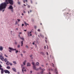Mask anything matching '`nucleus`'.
I'll return each instance as SVG.
<instances>
[{"label":"nucleus","mask_w":74,"mask_h":74,"mask_svg":"<svg viewBox=\"0 0 74 74\" xmlns=\"http://www.w3.org/2000/svg\"><path fill=\"white\" fill-rule=\"evenodd\" d=\"M6 69H10V66H8L6 67Z\"/></svg>","instance_id":"obj_18"},{"label":"nucleus","mask_w":74,"mask_h":74,"mask_svg":"<svg viewBox=\"0 0 74 74\" xmlns=\"http://www.w3.org/2000/svg\"><path fill=\"white\" fill-rule=\"evenodd\" d=\"M22 69H25V67H23L22 68Z\"/></svg>","instance_id":"obj_47"},{"label":"nucleus","mask_w":74,"mask_h":74,"mask_svg":"<svg viewBox=\"0 0 74 74\" xmlns=\"http://www.w3.org/2000/svg\"><path fill=\"white\" fill-rule=\"evenodd\" d=\"M41 53L42 54V55H44V53L43 52H41Z\"/></svg>","instance_id":"obj_37"},{"label":"nucleus","mask_w":74,"mask_h":74,"mask_svg":"<svg viewBox=\"0 0 74 74\" xmlns=\"http://www.w3.org/2000/svg\"><path fill=\"white\" fill-rule=\"evenodd\" d=\"M27 66H31V64L29 62H28L27 63Z\"/></svg>","instance_id":"obj_8"},{"label":"nucleus","mask_w":74,"mask_h":74,"mask_svg":"<svg viewBox=\"0 0 74 74\" xmlns=\"http://www.w3.org/2000/svg\"><path fill=\"white\" fill-rule=\"evenodd\" d=\"M13 8H13V7L11 5H10L8 8V10H11V11H12V12H14V11H13Z\"/></svg>","instance_id":"obj_3"},{"label":"nucleus","mask_w":74,"mask_h":74,"mask_svg":"<svg viewBox=\"0 0 74 74\" xmlns=\"http://www.w3.org/2000/svg\"><path fill=\"white\" fill-rule=\"evenodd\" d=\"M6 64L7 66H9V61H7V62L6 63Z\"/></svg>","instance_id":"obj_11"},{"label":"nucleus","mask_w":74,"mask_h":74,"mask_svg":"<svg viewBox=\"0 0 74 74\" xmlns=\"http://www.w3.org/2000/svg\"><path fill=\"white\" fill-rule=\"evenodd\" d=\"M32 37H33V38H34V36H32Z\"/></svg>","instance_id":"obj_62"},{"label":"nucleus","mask_w":74,"mask_h":74,"mask_svg":"<svg viewBox=\"0 0 74 74\" xmlns=\"http://www.w3.org/2000/svg\"><path fill=\"white\" fill-rule=\"evenodd\" d=\"M30 1L31 2L32 4V3H33V2H32V0H30Z\"/></svg>","instance_id":"obj_49"},{"label":"nucleus","mask_w":74,"mask_h":74,"mask_svg":"<svg viewBox=\"0 0 74 74\" xmlns=\"http://www.w3.org/2000/svg\"><path fill=\"white\" fill-rule=\"evenodd\" d=\"M23 13H25V10H24V11L23 12Z\"/></svg>","instance_id":"obj_59"},{"label":"nucleus","mask_w":74,"mask_h":74,"mask_svg":"<svg viewBox=\"0 0 74 74\" xmlns=\"http://www.w3.org/2000/svg\"><path fill=\"white\" fill-rule=\"evenodd\" d=\"M46 53L47 55H48V52H47Z\"/></svg>","instance_id":"obj_52"},{"label":"nucleus","mask_w":74,"mask_h":74,"mask_svg":"<svg viewBox=\"0 0 74 74\" xmlns=\"http://www.w3.org/2000/svg\"><path fill=\"white\" fill-rule=\"evenodd\" d=\"M17 74H19V72H18L17 73Z\"/></svg>","instance_id":"obj_64"},{"label":"nucleus","mask_w":74,"mask_h":74,"mask_svg":"<svg viewBox=\"0 0 74 74\" xmlns=\"http://www.w3.org/2000/svg\"><path fill=\"white\" fill-rule=\"evenodd\" d=\"M8 49H10L9 50V52H11V51H16V49H14L12 47H9Z\"/></svg>","instance_id":"obj_4"},{"label":"nucleus","mask_w":74,"mask_h":74,"mask_svg":"<svg viewBox=\"0 0 74 74\" xmlns=\"http://www.w3.org/2000/svg\"><path fill=\"white\" fill-rule=\"evenodd\" d=\"M31 21L32 22H34V19H32L31 20Z\"/></svg>","instance_id":"obj_21"},{"label":"nucleus","mask_w":74,"mask_h":74,"mask_svg":"<svg viewBox=\"0 0 74 74\" xmlns=\"http://www.w3.org/2000/svg\"><path fill=\"white\" fill-rule=\"evenodd\" d=\"M12 70L15 72H16V69L15 68H12Z\"/></svg>","instance_id":"obj_10"},{"label":"nucleus","mask_w":74,"mask_h":74,"mask_svg":"<svg viewBox=\"0 0 74 74\" xmlns=\"http://www.w3.org/2000/svg\"><path fill=\"white\" fill-rule=\"evenodd\" d=\"M9 64H10V66H12V63H11V62H10Z\"/></svg>","instance_id":"obj_26"},{"label":"nucleus","mask_w":74,"mask_h":74,"mask_svg":"<svg viewBox=\"0 0 74 74\" xmlns=\"http://www.w3.org/2000/svg\"><path fill=\"white\" fill-rule=\"evenodd\" d=\"M47 71H50V70H50V69H49L48 70V69L47 70Z\"/></svg>","instance_id":"obj_53"},{"label":"nucleus","mask_w":74,"mask_h":74,"mask_svg":"<svg viewBox=\"0 0 74 74\" xmlns=\"http://www.w3.org/2000/svg\"><path fill=\"white\" fill-rule=\"evenodd\" d=\"M25 1L26 2H27V0H25Z\"/></svg>","instance_id":"obj_58"},{"label":"nucleus","mask_w":74,"mask_h":74,"mask_svg":"<svg viewBox=\"0 0 74 74\" xmlns=\"http://www.w3.org/2000/svg\"><path fill=\"white\" fill-rule=\"evenodd\" d=\"M22 73H24V70L23 69H22Z\"/></svg>","instance_id":"obj_24"},{"label":"nucleus","mask_w":74,"mask_h":74,"mask_svg":"<svg viewBox=\"0 0 74 74\" xmlns=\"http://www.w3.org/2000/svg\"><path fill=\"white\" fill-rule=\"evenodd\" d=\"M15 44H16V45L17 44V42H15Z\"/></svg>","instance_id":"obj_36"},{"label":"nucleus","mask_w":74,"mask_h":74,"mask_svg":"<svg viewBox=\"0 0 74 74\" xmlns=\"http://www.w3.org/2000/svg\"><path fill=\"white\" fill-rule=\"evenodd\" d=\"M33 68L34 70H35L36 69V66H35V65L33 66Z\"/></svg>","instance_id":"obj_15"},{"label":"nucleus","mask_w":74,"mask_h":74,"mask_svg":"<svg viewBox=\"0 0 74 74\" xmlns=\"http://www.w3.org/2000/svg\"><path fill=\"white\" fill-rule=\"evenodd\" d=\"M54 71H55V72L56 73V74H58V71H57V68H56L55 69H54Z\"/></svg>","instance_id":"obj_7"},{"label":"nucleus","mask_w":74,"mask_h":74,"mask_svg":"<svg viewBox=\"0 0 74 74\" xmlns=\"http://www.w3.org/2000/svg\"><path fill=\"white\" fill-rule=\"evenodd\" d=\"M35 34L36 35H37V33L36 32H35Z\"/></svg>","instance_id":"obj_42"},{"label":"nucleus","mask_w":74,"mask_h":74,"mask_svg":"<svg viewBox=\"0 0 74 74\" xmlns=\"http://www.w3.org/2000/svg\"><path fill=\"white\" fill-rule=\"evenodd\" d=\"M40 36L42 37L43 38H44V36L42 35L41 34H40Z\"/></svg>","instance_id":"obj_14"},{"label":"nucleus","mask_w":74,"mask_h":74,"mask_svg":"<svg viewBox=\"0 0 74 74\" xmlns=\"http://www.w3.org/2000/svg\"><path fill=\"white\" fill-rule=\"evenodd\" d=\"M16 30H18V28H16Z\"/></svg>","instance_id":"obj_55"},{"label":"nucleus","mask_w":74,"mask_h":74,"mask_svg":"<svg viewBox=\"0 0 74 74\" xmlns=\"http://www.w3.org/2000/svg\"><path fill=\"white\" fill-rule=\"evenodd\" d=\"M27 35L28 36H32V31L31 32H27Z\"/></svg>","instance_id":"obj_5"},{"label":"nucleus","mask_w":74,"mask_h":74,"mask_svg":"<svg viewBox=\"0 0 74 74\" xmlns=\"http://www.w3.org/2000/svg\"><path fill=\"white\" fill-rule=\"evenodd\" d=\"M18 51L16 50V53H18Z\"/></svg>","instance_id":"obj_32"},{"label":"nucleus","mask_w":74,"mask_h":74,"mask_svg":"<svg viewBox=\"0 0 74 74\" xmlns=\"http://www.w3.org/2000/svg\"><path fill=\"white\" fill-rule=\"evenodd\" d=\"M21 65V68L23 67V66H24L23 65V64H22Z\"/></svg>","instance_id":"obj_23"},{"label":"nucleus","mask_w":74,"mask_h":74,"mask_svg":"<svg viewBox=\"0 0 74 74\" xmlns=\"http://www.w3.org/2000/svg\"><path fill=\"white\" fill-rule=\"evenodd\" d=\"M30 5H28V8H30Z\"/></svg>","instance_id":"obj_51"},{"label":"nucleus","mask_w":74,"mask_h":74,"mask_svg":"<svg viewBox=\"0 0 74 74\" xmlns=\"http://www.w3.org/2000/svg\"><path fill=\"white\" fill-rule=\"evenodd\" d=\"M10 4V5H13L14 4V1L13 0H5V2L2 3L0 5V11H2L3 9L6 8L7 4Z\"/></svg>","instance_id":"obj_1"},{"label":"nucleus","mask_w":74,"mask_h":74,"mask_svg":"<svg viewBox=\"0 0 74 74\" xmlns=\"http://www.w3.org/2000/svg\"><path fill=\"white\" fill-rule=\"evenodd\" d=\"M0 59L3 61H4V57H3L2 55H0Z\"/></svg>","instance_id":"obj_6"},{"label":"nucleus","mask_w":74,"mask_h":74,"mask_svg":"<svg viewBox=\"0 0 74 74\" xmlns=\"http://www.w3.org/2000/svg\"><path fill=\"white\" fill-rule=\"evenodd\" d=\"M26 62H27V61L26 60H25L24 62H25V63H26Z\"/></svg>","instance_id":"obj_44"},{"label":"nucleus","mask_w":74,"mask_h":74,"mask_svg":"<svg viewBox=\"0 0 74 74\" xmlns=\"http://www.w3.org/2000/svg\"><path fill=\"white\" fill-rule=\"evenodd\" d=\"M24 31L25 32H26L27 30H24Z\"/></svg>","instance_id":"obj_61"},{"label":"nucleus","mask_w":74,"mask_h":74,"mask_svg":"<svg viewBox=\"0 0 74 74\" xmlns=\"http://www.w3.org/2000/svg\"><path fill=\"white\" fill-rule=\"evenodd\" d=\"M17 20L18 21V22H19V21H20V19H17Z\"/></svg>","instance_id":"obj_48"},{"label":"nucleus","mask_w":74,"mask_h":74,"mask_svg":"<svg viewBox=\"0 0 74 74\" xmlns=\"http://www.w3.org/2000/svg\"><path fill=\"white\" fill-rule=\"evenodd\" d=\"M35 70H36V71H38V70H39V69H35Z\"/></svg>","instance_id":"obj_33"},{"label":"nucleus","mask_w":74,"mask_h":74,"mask_svg":"<svg viewBox=\"0 0 74 74\" xmlns=\"http://www.w3.org/2000/svg\"><path fill=\"white\" fill-rule=\"evenodd\" d=\"M25 51H23V53H25Z\"/></svg>","instance_id":"obj_54"},{"label":"nucleus","mask_w":74,"mask_h":74,"mask_svg":"<svg viewBox=\"0 0 74 74\" xmlns=\"http://www.w3.org/2000/svg\"><path fill=\"white\" fill-rule=\"evenodd\" d=\"M4 60L5 62H7L8 61L7 59L5 58V59H4Z\"/></svg>","instance_id":"obj_13"},{"label":"nucleus","mask_w":74,"mask_h":74,"mask_svg":"<svg viewBox=\"0 0 74 74\" xmlns=\"http://www.w3.org/2000/svg\"><path fill=\"white\" fill-rule=\"evenodd\" d=\"M25 0H24L23 1V2L24 3H25Z\"/></svg>","instance_id":"obj_57"},{"label":"nucleus","mask_w":74,"mask_h":74,"mask_svg":"<svg viewBox=\"0 0 74 74\" xmlns=\"http://www.w3.org/2000/svg\"><path fill=\"white\" fill-rule=\"evenodd\" d=\"M32 56H33V55H31V56H30V58H32Z\"/></svg>","instance_id":"obj_46"},{"label":"nucleus","mask_w":74,"mask_h":74,"mask_svg":"<svg viewBox=\"0 0 74 74\" xmlns=\"http://www.w3.org/2000/svg\"><path fill=\"white\" fill-rule=\"evenodd\" d=\"M2 67V66L0 64V70H1V74H3V73H4V71L5 72V73H8V74H10V71L8 70H4V69L1 68Z\"/></svg>","instance_id":"obj_2"},{"label":"nucleus","mask_w":74,"mask_h":74,"mask_svg":"<svg viewBox=\"0 0 74 74\" xmlns=\"http://www.w3.org/2000/svg\"><path fill=\"white\" fill-rule=\"evenodd\" d=\"M20 39H21V40H23V41H24V38H21L20 37Z\"/></svg>","instance_id":"obj_19"},{"label":"nucleus","mask_w":74,"mask_h":74,"mask_svg":"<svg viewBox=\"0 0 74 74\" xmlns=\"http://www.w3.org/2000/svg\"><path fill=\"white\" fill-rule=\"evenodd\" d=\"M18 36L19 37H20H20H21V36H20V34H19V35H18Z\"/></svg>","instance_id":"obj_39"},{"label":"nucleus","mask_w":74,"mask_h":74,"mask_svg":"<svg viewBox=\"0 0 74 74\" xmlns=\"http://www.w3.org/2000/svg\"><path fill=\"white\" fill-rule=\"evenodd\" d=\"M0 50L1 51H3V47H2V46H0Z\"/></svg>","instance_id":"obj_9"},{"label":"nucleus","mask_w":74,"mask_h":74,"mask_svg":"<svg viewBox=\"0 0 74 74\" xmlns=\"http://www.w3.org/2000/svg\"><path fill=\"white\" fill-rule=\"evenodd\" d=\"M19 34H22V32H19Z\"/></svg>","instance_id":"obj_40"},{"label":"nucleus","mask_w":74,"mask_h":74,"mask_svg":"<svg viewBox=\"0 0 74 74\" xmlns=\"http://www.w3.org/2000/svg\"><path fill=\"white\" fill-rule=\"evenodd\" d=\"M23 26H24V24H22V27H23Z\"/></svg>","instance_id":"obj_43"},{"label":"nucleus","mask_w":74,"mask_h":74,"mask_svg":"<svg viewBox=\"0 0 74 74\" xmlns=\"http://www.w3.org/2000/svg\"><path fill=\"white\" fill-rule=\"evenodd\" d=\"M44 48H45V49H46V47L45 46L44 47Z\"/></svg>","instance_id":"obj_60"},{"label":"nucleus","mask_w":74,"mask_h":74,"mask_svg":"<svg viewBox=\"0 0 74 74\" xmlns=\"http://www.w3.org/2000/svg\"><path fill=\"white\" fill-rule=\"evenodd\" d=\"M32 71H31L30 72V73H31V74H32Z\"/></svg>","instance_id":"obj_45"},{"label":"nucleus","mask_w":74,"mask_h":74,"mask_svg":"<svg viewBox=\"0 0 74 74\" xmlns=\"http://www.w3.org/2000/svg\"><path fill=\"white\" fill-rule=\"evenodd\" d=\"M36 66H39V62H36Z\"/></svg>","instance_id":"obj_17"},{"label":"nucleus","mask_w":74,"mask_h":74,"mask_svg":"<svg viewBox=\"0 0 74 74\" xmlns=\"http://www.w3.org/2000/svg\"><path fill=\"white\" fill-rule=\"evenodd\" d=\"M41 66L42 67H44V65H41Z\"/></svg>","instance_id":"obj_38"},{"label":"nucleus","mask_w":74,"mask_h":74,"mask_svg":"<svg viewBox=\"0 0 74 74\" xmlns=\"http://www.w3.org/2000/svg\"><path fill=\"white\" fill-rule=\"evenodd\" d=\"M24 23L26 26H27V25H29V24H27L25 22H24Z\"/></svg>","instance_id":"obj_12"},{"label":"nucleus","mask_w":74,"mask_h":74,"mask_svg":"<svg viewBox=\"0 0 74 74\" xmlns=\"http://www.w3.org/2000/svg\"><path fill=\"white\" fill-rule=\"evenodd\" d=\"M41 30H40V29H38V32H40Z\"/></svg>","instance_id":"obj_31"},{"label":"nucleus","mask_w":74,"mask_h":74,"mask_svg":"<svg viewBox=\"0 0 74 74\" xmlns=\"http://www.w3.org/2000/svg\"><path fill=\"white\" fill-rule=\"evenodd\" d=\"M17 21H16V23H15V25H16V24H17Z\"/></svg>","instance_id":"obj_50"},{"label":"nucleus","mask_w":74,"mask_h":74,"mask_svg":"<svg viewBox=\"0 0 74 74\" xmlns=\"http://www.w3.org/2000/svg\"><path fill=\"white\" fill-rule=\"evenodd\" d=\"M21 57H23V54L21 53Z\"/></svg>","instance_id":"obj_34"},{"label":"nucleus","mask_w":74,"mask_h":74,"mask_svg":"<svg viewBox=\"0 0 74 74\" xmlns=\"http://www.w3.org/2000/svg\"><path fill=\"white\" fill-rule=\"evenodd\" d=\"M21 47L23 46V41H21Z\"/></svg>","instance_id":"obj_16"},{"label":"nucleus","mask_w":74,"mask_h":74,"mask_svg":"<svg viewBox=\"0 0 74 74\" xmlns=\"http://www.w3.org/2000/svg\"><path fill=\"white\" fill-rule=\"evenodd\" d=\"M45 69H42V71H45Z\"/></svg>","instance_id":"obj_20"},{"label":"nucleus","mask_w":74,"mask_h":74,"mask_svg":"<svg viewBox=\"0 0 74 74\" xmlns=\"http://www.w3.org/2000/svg\"><path fill=\"white\" fill-rule=\"evenodd\" d=\"M17 47L18 48H20V45H18L17 46Z\"/></svg>","instance_id":"obj_28"},{"label":"nucleus","mask_w":74,"mask_h":74,"mask_svg":"<svg viewBox=\"0 0 74 74\" xmlns=\"http://www.w3.org/2000/svg\"><path fill=\"white\" fill-rule=\"evenodd\" d=\"M43 73V72L42 71L41 72H40V73L41 74H42Z\"/></svg>","instance_id":"obj_35"},{"label":"nucleus","mask_w":74,"mask_h":74,"mask_svg":"<svg viewBox=\"0 0 74 74\" xmlns=\"http://www.w3.org/2000/svg\"><path fill=\"white\" fill-rule=\"evenodd\" d=\"M13 63H14V64H16V62L15 61H13Z\"/></svg>","instance_id":"obj_25"},{"label":"nucleus","mask_w":74,"mask_h":74,"mask_svg":"<svg viewBox=\"0 0 74 74\" xmlns=\"http://www.w3.org/2000/svg\"><path fill=\"white\" fill-rule=\"evenodd\" d=\"M34 28H35V29H36V26L34 27Z\"/></svg>","instance_id":"obj_63"},{"label":"nucleus","mask_w":74,"mask_h":74,"mask_svg":"<svg viewBox=\"0 0 74 74\" xmlns=\"http://www.w3.org/2000/svg\"><path fill=\"white\" fill-rule=\"evenodd\" d=\"M25 63V62H23V65H24V66H25V65H26V64Z\"/></svg>","instance_id":"obj_27"},{"label":"nucleus","mask_w":74,"mask_h":74,"mask_svg":"<svg viewBox=\"0 0 74 74\" xmlns=\"http://www.w3.org/2000/svg\"><path fill=\"white\" fill-rule=\"evenodd\" d=\"M22 15H23H23H24V14H23V13H22Z\"/></svg>","instance_id":"obj_56"},{"label":"nucleus","mask_w":74,"mask_h":74,"mask_svg":"<svg viewBox=\"0 0 74 74\" xmlns=\"http://www.w3.org/2000/svg\"><path fill=\"white\" fill-rule=\"evenodd\" d=\"M52 66L53 67H54V64H53L52 63Z\"/></svg>","instance_id":"obj_41"},{"label":"nucleus","mask_w":74,"mask_h":74,"mask_svg":"<svg viewBox=\"0 0 74 74\" xmlns=\"http://www.w3.org/2000/svg\"><path fill=\"white\" fill-rule=\"evenodd\" d=\"M32 64L33 66H34V62H32Z\"/></svg>","instance_id":"obj_30"},{"label":"nucleus","mask_w":74,"mask_h":74,"mask_svg":"<svg viewBox=\"0 0 74 74\" xmlns=\"http://www.w3.org/2000/svg\"><path fill=\"white\" fill-rule=\"evenodd\" d=\"M4 56L5 57H6V58H8V56H7V55L5 54Z\"/></svg>","instance_id":"obj_29"},{"label":"nucleus","mask_w":74,"mask_h":74,"mask_svg":"<svg viewBox=\"0 0 74 74\" xmlns=\"http://www.w3.org/2000/svg\"><path fill=\"white\" fill-rule=\"evenodd\" d=\"M39 69L40 70H42V68H41V67H39Z\"/></svg>","instance_id":"obj_22"}]
</instances>
